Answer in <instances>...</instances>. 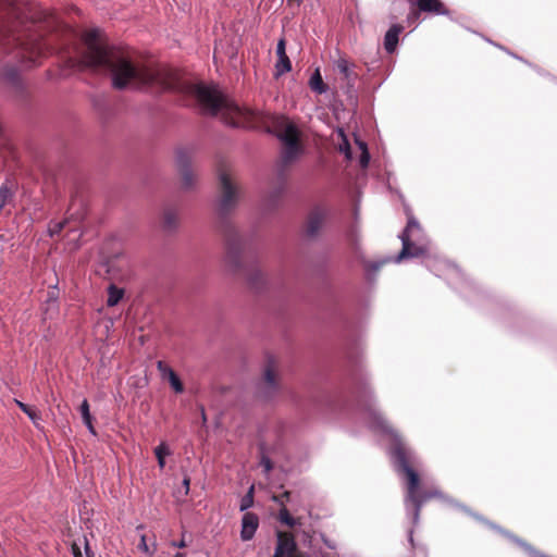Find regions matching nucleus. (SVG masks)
Instances as JSON below:
<instances>
[{"label":"nucleus","mask_w":557,"mask_h":557,"mask_svg":"<svg viewBox=\"0 0 557 557\" xmlns=\"http://www.w3.org/2000/svg\"><path fill=\"white\" fill-rule=\"evenodd\" d=\"M148 85L157 91L173 90L194 98L202 113L218 116L225 124L237 127H264L282 143L281 159L284 165L295 162L304 152L298 127L283 115L242 109L216 87L194 84L181 77L175 70L157 61H144L141 53V86Z\"/></svg>","instance_id":"nucleus-1"},{"label":"nucleus","mask_w":557,"mask_h":557,"mask_svg":"<svg viewBox=\"0 0 557 557\" xmlns=\"http://www.w3.org/2000/svg\"><path fill=\"white\" fill-rule=\"evenodd\" d=\"M364 411L372 428L391 435L394 440L392 456L395 459L397 470L404 473L407 479L406 502L413 506V516L417 520L420 516L422 505L425 502L440 496V493L421 486L419 474L412 467L413 457L411 451L407 448L397 431L393 429L382 413L370 406L364 407Z\"/></svg>","instance_id":"nucleus-2"},{"label":"nucleus","mask_w":557,"mask_h":557,"mask_svg":"<svg viewBox=\"0 0 557 557\" xmlns=\"http://www.w3.org/2000/svg\"><path fill=\"white\" fill-rule=\"evenodd\" d=\"M85 42L86 51L83 54V62L87 67L109 74L115 89H125L135 82L138 72L129 57L115 47L104 44L99 30H90L86 35Z\"/></svg>","instance_id":"nucleus-3"},{"label":"nucleus","mask_w":557,"mask_h":557,"mask_svg":"<svg viewBox=\"0 0 557 557\" xmlns=\"http://www.w3.org/2000/svg\"><path fill=\"white\" fill-rule=\"evenodd\" d=\"M221 231L225 240V257L224 263L228 272L238 274L244 272V263L242 252L244 249L245 240L240 235L237 227L230 221H222Z\"/></svg>","instance_id":"nucleus-4"},{"label":"nucleus","mask_w":557,"mask_h":557,"mask_svg":"<svg viewBox=\"0 0 557 557\" xmlns=\"http://www.w3.org/2000/svg\"><path fill=\"white\" fill-rule=\"evenodd\" d=\"M219 190L216 210L218 214L224 219L236 208L239 200V189L225 171H221L219 174Z\"/></svg>","instance_id":"nucleus-5"},{"label":"nucleus","mask_w":557,"mask_h":557,"mask_svg":"<svg viewBox=\"0 0 557 557\" xmlns=\"http://www.w3.org/2000/svg\"><path fill=\"white\" fill-rule=\"evenodd\" d=\"M193 151L189 148H178L175 151V163L181 175V186L190 190L197 183V174L191 168Z\"/></svg>","instance_id":"nucleus-6"},{"label":"nucleus","mask_w":557,"mask_h":557,"mask_svg":"<svg viewBox=\"0 0 557 557\" xmlns=\"http://www.w3.org/2000/svg\"><path fill=\"white\" fill-rule=\"evenodd\" d=\"M280 389V373L276 366L271 361L263 371L262 379L258 385V396L264 400L272 399Z\"/></svg>","instance_id":"nucleus-7"},{"label":"nucleus","mask_w":557,"mask_h":557,"mask_svg":"<svg viewBox=\"0 0 557 557\" xmlns=\"http://www.w3.org/2000/svg\"><path fill=\"white\" fill-rule=\"evenodd\" d=\"M417 7V10H411L408 15L409 21H417L420 12L435 14V15H447L449 10L441 0H416L411 3Z\"/></svg>","instance_id":"nucleus-8"},{"label":"nucleus","mask_w":557,"mask_h":557,"mask_svg":"<svg viewBox=\"0 0 557 557\" xmlns=\"http://www.w3.org/2000/svg\"><path fill=\"white\" fill-rule=\"evenodd\" d=\"M277 543L273 557H301L292 533L277 531Z\"/></svg>","instance_id":"nucleus-9"},{"label":"nucleus","mask_w":557,"mask_h":557,"mask_svg":"<svg viewBox=\"0 0 557 557\" xmlns=\"http://www.w3.org/2000/svg\"><path fill=\"white\" fill-rule=\"evenodd\" d=\"M327 218V210L322 207L313 208L307 219L306 234L309 237H315L320 234Z\"/></svg>","instance_id":"nucleus-10"},{"label":"nucleus","mask_w":557,"mask_h":557,"mask_svg":"<svg viewBox=\"0 0 557 557\" xmlns=\"http://www.w3.org/2000/svg\"><path fill=\"white\" fill-rule=\"evenodd\" d=\"M400 239L403 242V248L397 257V261L405 258L423 257L429 253L428 244L417 245L411 242V237L409 238L408 234L400 235Z\"/></svg>","instance_id":"nucleus-11"},{"label":"nucleus","mask_w":557,"mask_h":557,"mask_svg":"<svg viewBox=\"0 0 557 557\" xmlns=\"http://www.w3.org/2000/svg\"><path fill=\"white\" fill-rule=\"evenodd\" d=\"M276 54L275 76L280 77L292 70V62L286 54V41L284 38H281L277 42Z\"/></svg>","instance_id":"nucleus-12"},{"label":"nucleus","mask_w":557,"mask_h":557,"mask_svg":"<svg viewBox=\"0 0 557 557\" xmlns=\"http://www.w3.org/2000/svg\"><path fill=\"white\" fill-rule=\"evenodd\" d=\"M158 369L162 380L168 381L175 393L181 394L184 392V385L172 368L163 361H158Z\"/></svg>","instance_id":"nucleus-13"},{"label":"nucleus","mask_w":557,"mask_h":557,"mask_svg":"<svg viewBox=\"0 0 557 557\" xmlns=\"http://www.w3.org/2000/svg\"><path fill=\"white\" fill-rule=\"evenodd\" d=\"M259 525L258 516L252 512H246L242 519L240 537L243 541H249L253 537Z\"/></svg>","instance_id":"nucleus-14"},{"label":"nucleus","mask_w":557,"mask_h":557,"mask_svg":"<svg viewBox=\"0 0 557 557\" xmlns=\"http://www.w3.org/2000/svg\"><path fill=\"white\" fill-rule=\"evenodd\" d=\"M161 225L164 232H175L180 226L178 210L175 208H165L162 212Z\"/></svg>","instance_id":"nucleus-15"},{"label":"nucleus","mask_w":557,"mask_h":557,"mask_svg":"<svg viewBox=\"0 0 557 557\" xmlns=\"http://www.w3.org/2000/svg\"><path fill=\"white\" fill-rule=\"evenodd\" d=\"M403 32L401 25H393L385 34L384 47L387 52H393L398 44V36Z\"/></svg>","instance_id":"nucleus-16"},{"label":"nucleus","mask_w":557,"mask_h":557,"mask_svg":"<svg viewBox=\"0 0 557 557\" xmlns=\"http://www.w3.org/2000/svg\"><path fill=\"white\" fill-rule=\"evenodd\" d=\"M245 276L249 285L253 288H259L264 285L267 275L259 268H250L245 271Z\"/></svg>","instance_id":"nucleus-17"},{"label":"nucleus","mask_w":557,"mask_h":557,"mask_svg":"<svg viewBox=\"0 0 557 557\" xmlns=\"http://www.w3.org/2000/svg\"><path fill=\"white\" fill-rule=\"evenodd\" d=\"M0 76L7 83L18 87L21 84L20 71L15 66H5L2 69Z\"/></svg>","instance_id":"nucleus-18"},{"label":"nucleus","mask_w":557,"mask_h":557,"mask_svg":"<svg viewBox=\"0 0 557 557\" xmlns=\"http://www.w3.org/2000/svg\"><path fill=\"white\" fill-rule=\"evenodd\" d=\"M79 412H81L83 422L86 425V428L88 429V431L92 435H96V430H95L94 424H92V417H91V413H90V410H89V404H88L87 399H84L82 401V404L79 406Z\"/></svg>","instance_id":"nucleus-19"},{"label":"nucleus","mask_w":557,"mask_h":557,"mask_svg":"<svg viewBox=\"0 0 557 557\" xmlns=\"http://www.w3.org/2000/svg\"><path fill=\"white\" fill-rule=\"evenodd\" d=\"M124 290L114 284H111L108 287V298H107V306L108 307H114L116 306L121 299L123 298Z\"/></svg>","instance_id":"nucleus-20"},{"label":"nucleus","mask_w":557,"mask_h":557,"mask_svg":"<svg viewBox=\"0 0 557 557\" xmlns=\"http://www.w3.org/2000/svg\"><path fill=\"white\" fill-rule=\"evenodd\" d=\"M309 86L313 91L320 95L326 91L327 88L326 85L323 83L319 69H317L313 75L311 76L309 81Z\"/></svg>","instance_id":"nucleus-21"},{"label":"nucleus","mask_w":557,"mask_h":557,"mask_svg":"<svg viewBox=\"0 0 557 557\" xmlns=\"http://www.w3.org/2000/svg\"><path fill=\"white\" fill-rule=\"evenodd\" d=\"M278 520L282 523H284L287 527H289V528H294L296 525H300L301 524L299 518H294V517L290 516V513H289L288 509L286 508V506L281 507L280 512H278Z\"/></svg>","instance_id":"nucleus-22"},{"label":"nucleus","mask_w":557,"mask_h":557,"mask_svg":"<svg viewBox=\"0 0 557 557\" xmlns=\"http://www.w3.org/2000/svg\"><path fill=\"white\" fill-rule=\"evenodd\" d=\"M154 455L161 469L165 466V457L170 455V449L165 443H161L154 448Z\"/></svg>","instance_id":"nucleus-23"},{"label":"nucleus","mask_w":557,"mask_h":557,"mask_svg":"<svg viewBox=\"0 0 557 557\" xmlns=\"http://www.w3.org/2000/svg\"><path fill=\"white\" fill-rule=\"evenodd\" d=\"M13 198V191L11 187L3 183L0 186V210H2Z\"/></svg>","instance_id":"nucleus-24"},{"label":"nucleus","mask_w":557,"mask_h":557,"mask_svg":"<svg viewBox=\"0 0 557 557\" xmlns=\"http://www.w3.org/2000/svg\"><path fill=\"white\" fill-rule=\"evenodd\" d=\"M338 73L347 81H349L352 76V71L350 70L349 63L346 59H338L335 63Z\"/></svg>","instance_id":"nucleus-25"},{"label":"nucleus","mask_w":557,"mask_h":557,"mask_svg":"<svg viewBox=\"0 0 557 557\" xmlns=\"http://www.w3.org/2000/svg\"><path fill=\"white\" fill-rule=\"evenodd\" d=\"M189 486H190V479L188 475H185L183 479V482H182V487L174 492V497L178 502H183L184 497L187 496L189 493Z\"/></svg>","instance_id":"nucleus-26"},{"label":"nucleus","mask_w":557,"mask_h":557,"mask_svg":"<svg viewBox=\"0 0 557 557\" xmlns=\"http://www.w3.org/2000/svg\"><path fill=\"white\" fill-rule=\"evenodd\" d=\"M17 407L24 412L27 414V417L34 422V423H37V420L40 419L39 414L33 409L30 408L28 405L20 401V400H15Z\"/></svg>","instance_id":"nucleus-27"},{"label":"nucleus","mask_w":557,"mask_h":557,"mask_svg":"<svg viewBox=\"0 0 557 557\" xmlns=\"http://www.w3.org/2000/svg\"><path fill=\"white\" fill-rule=\"evenodd\" d=\"M414 230H418L420 231L421 227H420V224L418 223V221L412 216V215H409L408 216V222H407V226L406 228L404 230V232L401 233V235H406L408 234L409 238L411 237V234Z\"/></svg>","instance_id":"nucleus-28"},{"label":"nucleus","mask_w":557,"mask_h":557,"mask_svg":"<svg viewBox=\"0 0 557 557\" xmlns=\"http://www.w3.org/2000/svg\"><path fill=\"white\" fill-rule=\"evenodd\" d=\"M253 504V486L249 488L247 494L243 497L240 502V510L244 511L251 507Z\"/></svg>","instance_id":"nucleus-29"},{"label":"nucleus","mask_w":557,"mask_h":557,"mask_svg":"<svg viewBox=\"0 0 557 557\" xmlns=\"http://www.w3.org/2000/svg\"><path fill=\"white\" fill-rule=\"evenodd\" d=\"M67 221H60V222H51L49 225V234L50 236H54L60 234V232L64 228Z\"/></svg>","instance_id":"nucleus-30"},{"label":"nucleus","mask_w":557,"mask_h":557,"mask_svg":"<svg viewBox=\"0 0 557 557\" xmlns=\"http://www.w3.org/2000/svg\"><path fill=\"white\" fill-rule=\"evenodd\" d=\"M290 498V492L285 491L282 495H273L272 500L280 504L281 507L285 506L284 500L288 502Z\"/></svg>","instance_id":"nucleus-31"},{"label":"nucleus","mask_w":557,"mask_h":557,"mask_svg":"<svg viewBox=\"0 0 557 557\" xmlns=\"http://www.w3.org/2000/svg\"><path fill=\"white\" fill-rule=\"evenodd\" d=\"M341 136L343 137V144L339 145V150L345 152L346 157L350 159V146L343 132H341Z\"/></svg>","instance_id":"nucleus-32"},{"label":"nucleus","mask_w":557,"mask_h":557,"mask_svg":"<svg viewBox=\"0 0 557 557\" xmlns=\"http://www.w3.org/2000/svg\"><path fill=\"white\" fill-rule=\"evenodd\" d=\"M83 545V540L79 541V542H74L72 544V554H73V557H84L83 553H82V547Z\"/></svg>","instance_id":"nucleus-33"},{"label":"nucleus","mask_w":557,"mask_h":557,"mask_svg":"<svg viewBox=\"0 0 557 557\" xmlns=\"http://www.w3.org/2000/svg\"><path fill=\"white\" fill-rule=\"evenodd\" d=\"M58 297H59V290H58L57 286H53L51 288V290L48 292L47 301L48 302H57Z\"/></svg>","instance_id":"nucleus-34"},{"label":"nucleus","mask_w":557,"mask_h":557,"mask_svg":"<svg viewBox=\"0 0 557 557\" xmlns=\"http://www.w3.org/2000/svg\"><path fill=\"white\" fill-rule=\"evenodd\" d=\"M260 463L264 468L265 472H270L273 468L272 461L267 456H262Z\"/></svg>","instance_id":"nucleus-35"},{"label":"nucleus","mask_w":557,"mask_h":557,"mask_svg":"<svg viewBox=\"0 0 557 557\" xmlns=\"http://www.w3.org/2000/svg\"><path fill=\"white\" fill-rule=\"evenodd\" d=\"M83 545L85 550V557H95V553L91 550V547L85 536L83 537Z\"/></svg>","instance_id":"nucleus-36"},{"label":"nucleus","mask_w":557,"mask_h":557,"mask_svg":"<svg viewBox=\"0 0 557 557\" xmlns=\"http://www.w3.org/2000/svg\"><path fill=\"white\" fill-rule=\"evenodd\" d=\"M361 148L363 149V152H362V156H361V159H360V163H361L362 166H367L368 163H369L370 157H369V153H368V151L366 149L364 144H361Z\"/></svg>","instance_id":"nucleus-37"},{"label":"nucleus","mask_w":557,"mask_h":557,"mask_svg":"<svg viewBox=\"0 0 557 557\" xmlns=\"http://www.w3.org/2000/svg\"><path fill=\"white\" fill-rule=\"evenodd\" d=\"M358 393H359L360 395H364V396H367V395L371 394V391H370V388H369L368 384L362 383V384H360V386L358 387Z\"/></svg>","instance_id":"nucleus-38"},{"label":"nucleus","mask_w":557,"mask_h":557,"mask_svg":"<svg viewBox=\"0 0 557 557\" xmlns=\"http://www.w3.org/2000/svg\"><path fill=\"white\" fill-rule=\"evenodd\" d=\"M287 3L289 5H297V7H299L300 3H301V0H287Z\"/></svg>","instance_id":"nucleus-39"},{"label":"nucleus","mask_w":557,"mask_h":557,"mask_svg":"<svg viewBox=\"0 0 557 557\" xmlns=\"http://www.w3.org/2000/svg\"><path fill=\"white\" fill-rule=\"evenodd\" d=\"M200 411H201V420H202V423L205 424L207 422V416H206V412H205V408L201 407Z\"/></svg>","instance_id":"nucleus-40"},{"label":"nucleus","mask_w":557,"mask_h":557,"mask_svg":"<svg viewBox=\"0 0 557 557\" xmlns=\"http://www.w3.org/2000/svg\"><path fill=\"white\" fill-rule=\"evenodd\" d=\"M140 541H141V546H145V547H146V544H145V537H144V536H141V537H140Z\"/></svg>","instance_id":"nucleus-41"},{"label":"nucleus","mask_w":557,"mask_h":557,"mask_svg":"<svg viewBox=\"0 0 557 557\" xmlns=\"http://www.w3.org/2000/svg\"><path fill=\"white\" fill-rule=\"evenodd\" d=\"M186 544L184 541H181L180 544H178V547H184Z\"/></svg>","instance_id":"nucleus-42"},{"label":"nucleus","mask_w":557,"mask_h":557,"mask_svg":"<svg viewBox=\"0 0 557 557\" xmlns=\"http://www.w3.org/2000/svg\"><path fill=\"white\" fill-rule=\"evenodd\" d=\"M176 557H181V555H180V554H177V555H176Z\"/></svg>","instance_id":"nucleus-43"}]
</instances>
